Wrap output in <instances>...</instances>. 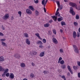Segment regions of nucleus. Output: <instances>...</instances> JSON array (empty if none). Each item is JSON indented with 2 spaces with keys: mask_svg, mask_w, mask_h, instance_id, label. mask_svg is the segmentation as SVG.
<instances>
[{
  "mask_svg": "<svg viewBox=\"0 0 80 80\" xmlns=\"http://www.w3.org/2000/svg\"><path fill=\"white\" fill-rule=\"evenodd\" d=\"M44 55H45L44 51L41 52L40 53V54L39 55V56H40V57H43V56H44Z\"/></svg>",
  "mask_w": 80,
  "mask_h": 80,
  "instance_id": "9d476101",
  "label": "nucleus"
},
{
  "mask_svg": "<svg viewBox=\"0 0 80 80\" xmlns=\"http://www.w3.org/2000/svg\"><path fill=\"white\" fill-rule=\"evenodd\" d=\"M62 8H63V7H62V6H60V10H62Z\"/></svg>",
  "mask_w": 80,
  "mask_h": 80,
  "instance_id": "e2e57ef3",
  "label": "nucleus"
},
{
  "mask_svg": "<svg viewBox=\"0 0 80 80\" xmlns=\"http://www.w3.org/2000/svg\"><path fill=\"white\" fill-rule=\"evenodd\" d=\"M26 12L27 13H28V15H31V14H32V11L28 9L26 10Z\"/></svg>",
  "mask_w": 80,
  "mask_h": 80,
  "instance_id": "39448f33",
  "label": "nucleus"
},
{
  "mask_svg": "<svg viewBox=\"0 0 80 80\" xmlns=\"http://www.w3.org/2000/svg\"><path fill=\"white\" fill-rule=\"evenodd\" d=\"M4 60V57H3V56L0 57V61L1 62H3Z\"/></svg>",
  "mask_w": 80,
  "mask_h": 80,
  "instance_id": "4468645a",
  "label": "nucleus"
},
{
  "mask_svg": "<svg viewBox=\"0 0 80 80\" xmlns=\"http://www.w3.org/2000/svg\"><path fill=\"white\" fill-rule=\"evenodd\" d=\"M6 77H9V76H10V73H8L6 74Z\"/></svg>",
  "mask_w": 80,
  "mask_h": 80,
  "instance_id": "a19ab883",
  "label": "nucleus"
},
{
  "mask_svg": "<svg viewBox=\"0 0 80 80\" xmlns=\"http://www.w3.org/2000/svg\"><path fill=\"white\" fill-rule=\"evenodd\" d=\"M35 35L37 36V37H38V38H39V39H40V40H42V38L40 37L39 34L38 33H36Z\"/></svg>",
  "mask_w": 80,
  "mask_h": 80,
  "instance_id": "2eb2a0df",
  "label": "nucleus"
},
{
  "mask_svg": "<svg viewBox=\"0 0 80 80\" xmlns=\"http://www.w3.org/2000/svg\"><path fill=\"white\" fill-rule=\"evenodd\" d=\"M42 41H43V43H46L47 42V40L45 39H43L42 40Z\"/></svg>",
  "mask_w": 80,
  "mask_h": 80,
  "instance_id": "e433bc0d",
  "label": "nucleus"
},
{
  "mask_svg": "<svg viewBox=\"0 0 80 80\" xmlns=\"http://www.w3.org/2000/svg\"><path fill=\"white\" fill-rule=\"evenodd\" d=\"M78 78H80V72H78Z\"/></svg>",
  "mask_w": 80,
  "mask_h": 80,
  "instance_id": "3c124183",
  "label": "nucleus"
},
{
  "mask_svg": "<svg viewBox=\"0 0 80 80\" xmlns=\"http://www.w3.org/2000/svg\"><path fill=\"white\" fill-rule=\"evenodd\" d=\"M65 63V61L63 60H62L60 61V64L61 65H63V64Z\"/></svg>",
  "mask_w": 80,
  "mask_h": 80,
  "instance_id": "b1692460",
  "label": "nucleus"
},
{
  "mask_svg": "<svg viewBox=\"0 0 80 80\" xmlns=\"http://www.w3.org/2000/svg\"><path fill=\"white\" fill-rule=\"evenodd\" d=\"M39 14H40L39 12H38L37 10H36L35 12V16H38V15H39Z\"/></svg>",
  "mask_w": 80,
  "mask_h": 80,
  "instance_id": "ddd939ff",
  "label": "nucleus"
},
{
  "mask_svg": "<svg viewBox=\"0 0 80 80\" xmlns=\"http://www.w3.org/2000/svg\"><path fill=\"white\" fill-rule=\"evenodd\" d=\"M32 66H35V64L33 62H32Z\"/></svg>",
  "mask_w": 80,
  "mask_h": 80,
  "instance_id": "4d7b16f0",
  "label": "nucleus"
},
{
  "mask_svg": "<svg viewBox=\"0 0 80 80\" xmlns=\"http://www.w3.org/2000/svg\"><path fill=\"white\" fill-rule=\"evenodd\" d=\"M62 58L61 57H60L59 58L58 60L59 61H61V60H62Z\"/></svg>",
  "mask_w": 80,
  "mask_h": 80,
  "instance_id": "de8ad7c7",
  "label": "nucleus"
},
{
  "mask_svg": "<svg viewBox=\"0 0 80 80\" xmlns=\"http://www.w3.org/2000/svg\"><path fill=\"white\" fill-rule=\"evenodd\" d=\"M53 42L54 43H55V44H57L58 43V41L56 38H53L52 39Z\"/></svg>",
  "mask_w": 80,
  "mask_h": 80,
  "instance_id": "423d86ee",
  "label": "nucleus"
},
{
  "mask_svg": "<svg viewBox=\"0 0 80 80\" xmlns=\"http://www.w3.org/2000/svg\"><path fill=\"white\" fill-rule=\"evenodd\" d=\"M1 43L2 45H3V47H6V46H7V44H6V43L4 42H2Z\"/></svg>",
  "mask_w": 80,
  "mask_h": 80,
  "instance_id": "6ab92c4d",
  "label": "nucleus"
},
{
  "mask_svg": "<svg viewBox=\"0 0 80 80\" xmlns=\"http://www.w3.org/2000/svg\"><path fill=\"white\" fill-rule=\"evenodd\" d=\"M3 74H2V77H5V74H6V73H5V72H3Z\"/></svg>",
  "mask_w": 80,
  "mask_h": 80,
  "instance_id": "79ce46f5",
  "label": "nucleus"
},
{
  "mask_svg": "<svg viewBox=\"0 0 80 80\" xmlns=\"http://www.w3.org/2000/svg\"><path fill=\"white\" fill-rule=\"evenodd\" d=\"M58 22H60L62 20V18H59L58 20Z\"/></svg>",
  "mask_w": 80,
  "mask_h": 80,
  "instance_id": "2f4dec72",
  "label": "nucleus"
},
{
  "mask_svg": "<svg viewBox=\"0 0 80 80\" xmlns=\"http://www.w3.org/2000/svg\"><path fill=\"white\" fill-rule=\"evenodd\" d=\"M79 18V15L77 14L76 16V19L77 20H78Z\"/></svg>",
  "mask_w": 80,
  "mask_h": 80,
  "instance_id": "c756f323",
  "label": "nucleus"
},
{
  "mask_svg": "<svg viewBox=\"0 0 80 80\" xmlns=\"http://www.w3.org/2000/svg\"><path fill=\"white\" fill-rule=\"evenodd\" d=\"M66 68V66L64 64H63L61 66V68L63 69H64Z\"/></svg>",
  "mask_w": 80,
  "mask_h": 80,
  "instance_id": "a878e982",
  "label": "nucleus"
},
{
  "mask_svg": "<svg viewBox=\"0 0 80 80\" xmlns=\"http://www.w3.org/2000/svg\"><path fill=\"white\" fill-rule=\"evenodd\" d=\"M24 35L25 37H26V38H28V34L27 33H24Z\"/></svg>",
  "mask_w": 80,
  "mask_h": 80,
  "instance_id": "cd10ccee",
  "label": "nucleus"
},
{
  "mask_svg": "<svg viewBox=\"0 0 80 80\" xmlns=\"http://www.w3.org/2000/svg\"><path fill=\"white\" fill-rule=\"evenodd\" d=\"M47 2H48V1L47 0H46L45 2L44 3L46 4V3H47Z\"/></svg>",
  "mask_w": 80,
  "mask_h": 80,
  "instance_id": "0e129e2a",
  "label": "nucleus"
},
{
  "mask_svg": "<svg viewBox=\"0 0 80 80\" xmlns=\"http://www.w3.org/2000/svg\"><path fill=\"white\" fill-rule=\"evenodd\" d=\"M55 16H51V17H52L53 20L55 21V22H56L57 21V15H58V17H60V14L59 13V12H56V13H55Z\"/></svg>",
  "mask_w": 80,
  "mask_h": 80,
  "instance_id": "f03ea898",
  "label": "nucleus"
},
{
  "mask_svg": "<svg viewBox=\"0 0 80 80\" xmlns=\"http://www.w3.org/2000/svg\"><path fill=\"white\" fill-rule=\"evenodd\" d=\"M50 26V24L49 23H47L44 25V27H48Z\"/></svg>",
  "mask_w": 80,
  "mask_h": 80,
  "instance_id": "412c9836",
  "label": "nucleus"
},
{
  "mask_svg": "<svg viewBox=\"0 0 80 80\" xmlns=\"http://www.w3.org/2000/svg\"><path fill=\"white\" fill-rule=\"evenodd\" d=\"M59 52H60V53H63V49L62 48H61L59 50Z\"/></svg>",
  "mask_w": 80,
  "mask_h": 80,
  "instance_id": "473e14b6",
  "label": "nucleus"
},
{
  "mask_svg": "<svg viewBox=\"0 0 80 80\" xmlns=\"http://www.w3.org/2000/svg\"><path fill=\"white\" fill-rule=\"evenodd\" d=\"M9 78L11 79H13L14 78V74L12 73H10Z\"/></svg>",
  "mask_w": 80,
  "mask_h": 80,
  "instance_id": "6e6552de",
  "label": "nucleus"
},
{
  "mask_svg": "<svg viewBox=\"0 0 80 80\" xmlns=\"http://www.w3.org/2000/svg\"><path fill=\"white\" fill-rule=\"evenodd\" d=\"M62 78H63L64 80H66V78H65V76H62Z\"/></svg>",
  "mask_w": 80,
  "mask_h": 80,
  "instance_id": "4c0bfd02",
  "label": "nucleus"
},
{
  "mask_svg": "<svg viewBox=\"0 0 80 80\" xmlns=\"http://www.w3.org/2000/svg\"><path fill=\"white\" fill-rule=\"evenodd\" d=\"M70 12L71 13L72 15H75V12L73 11V9L72 7L70 8Z\"/></svg>",
  "mask_w": 80,
  "mask_h": 80,
  "instance_id": "20e7f679",
  "label": "nucleus"
},
{
  "mask_svg": "<svg viewBox=\"0 0 80 80\" xmlns=\"http://www.w3.org/2000/svg\"><path fill=\"white\" fill-rule=\"evenodd\" d=\"M18 13L20 15V17H21V16H22V12L21 11L18 12Z\"/></svg>",
  "mask_w": 80,
  "mask_h": 80,
  "instance_id": "72a5a7b5",
  "label": "nucleus"
},
{
  "mask_svg": "<svg viewBox=\"0 0 80 80\" xmlns=\"http://www.w3.org/2000/svg\"><path fill=\"white\" fill-rule=\"evenodd\" d=\"M67 75L68 76H70V72H68V73H67Z\"/></svg>",
  "mask_w": 80,
  "mask_h": 80,
  "instance_id": "603ef678",
  "label": "nucleus"
},
{
  "mask_svg": "<svg viewBox=\"0 0 80 80\" xmlns=\"http://www.w3.org/2000/svg\"><path fill=\"white\" fill-rule=\"evenodd\" d=\"M29 9H30V10H32V11H33V10H34V8H33L32 6H29Z\"/></svg>",
  "mask_w": 80,
  "mask_h": 80,
  "instance_id": "5701e85b",
  "label": "nucleus"
},
{
  "mask_svg": "<svg viewBox=\"0 0 80 80\" xmlns=\"http://www.w3.org/2000/svg\"><path fill=\"white\" fill-rule=\"evenodd\" d=\"M14 57L16 58H20V55L18 54H15L14 55Z\"/></svg>",
  "mask_w": 80,
  "mask_h": 80,
  "instance_id": "f8f14e48",
  "label": "nucleus"
},
{
  "mask_svg": "<svg viewBox=\"0 0 80 80\" xmlns=\"http://www.w3.org/2000/svg\"><path fill=\"white\" fill-rule=\"evenodd\" d=\"M49 22L50 23H52L53 22V20H52V19H51Z\"/></svg>",
  "mask_w": 80,
  "mask_h": 80,
  "instance_id": "864d4df0",
  "label": "nucleus"
},
{
  "mask_svg": "<svg viewBox=\"0 0 80 80\" xmlns=\"http://www.w3.org/2000/svg\"><path fill=\"white\" fill-rule=\"evenodd\" d=\"M67 68L68 70H71V68H70V66H68L67 67Z\"/></svg>",
  "mask_w": 80,
  "mask_h": 80,
  "instance_id": "ea45409f",
  "label": "nucleus"
},
{
  "mask_svg": "<svg viewBox=\"0 0 80 80\" xmlns=\"http://www.w3.org/2000/svg\"><path fill=\"white\" fill-rule=\"evenodd\" d=\"M39 47L40 48H43V46L42 45H39Z\"/></svg>",
  "mask_w": 80,
  "mask_h": 80,
  "instance_id": "6e6d98bb",
  "label": "nucleus"
},
{
  "mask_svg": "<svg viewBox=\"0 0 80 80\" xmlns=\"http://www.w3.org/2000/svg\"><path fill=\"white\" fill-rule=\"evenodd\" d=\"M0 71L2 72H5V69L3 68L1 66H0Z\"/></svg>",
  "mask_w": 80,
  "mask_h": 80,
  "instance_id": "dca6fc26",
  "label": "nucleus"
},
{
  "mask_svg": "<svg viewBox=\"0 0 80 80\" xmlns=\"http://www.w3.org/2000/svg\"><path fill=\"white\" fill-rule=\"evenodd\" d=\"M44 12H45V13H46V9L45 8H44Z\"/></svg>",
  "mask_w": 80,
  "mask_h": 80,
  "instance_id": "5fc2aeb1",
  "label": "nucleus"
},
{
  "mask_svg": "<svg viewBox=\"0 0 80 80\" xmlns=\"http://www.w3.org/2000/svg\"><path fill=\"white\" fill-rule=\"evenodd\" d=\"M69 71L71 73V74H73V71L72 70V69L69 70Z\"/></svg>",
  "mask_w": 80,
  "mask_h": 80,
  "instance_id": "c03bdc74",
  "label": "nucleus"
},
{
  "mask_svg": "<svg viewBox=\"0 0 80 80\" xmlns=\"http://www.w3.org/2000/svg\"><path fill=\"white\" fill-rule=\"evenodd\" d=\"M73 68L74 70H77V69H78V66H73Z\"/></svg>",
  "mask_w": 80,
  "mask_h": 80,
  "instance_id": "c85d7f7f",
  "label": "nucleus"
},
{
  "mask_svg": "<svg viewBox=\"0 0 80 80\" xmlns=\"http://www.w3.org/2000/svg\"><path fill=\"white\" fill-rule=\"evenodd\" d=\"M77 63L78 66H79V67H80V62L78 61Z\"/></svg>",
  "mask_w": 80,
  "mask_h": 80,
  "instance_id": "a18cd8bd",
  "label": "nucleus"
},
{
  "mask_svg": "<svg viewBox=\"0 0 80 80\" xmlns=\"http://www.w3.org/2000/svg\"><path fill=\"white\" fill-rule=\"evenodd\" d=\"M73 47L74 51L75 53H78V48H77V46L75 45H73Z\"/></svg>",
  "mask_w": 80,
  "mask_h": 80,
  "instance_id": "7ed1b4c3",
  "label": "nucleus"
},
{
  "mask_svg": "<svg viewBox=\"0 0 80 80\" xmlns=\"http://www.w3.org/2000/svg\"><path fill=\"white\" fill-rule=\"evenodd\" d=\"M20 66L21 67L24 68L25 67V64L23 63H22L21 64Z\"/></svg>",
  "mask_w": 80,
  "mask_h": 80,
  "instance_id": "a211bd4d",
  "label": "nucleus"
},
{
  "mask_svg": "<svg viewBox=\"0 0 80 80\" xmlns=\"http://www.w3.org/2000/svg\"><path fill=\"white\" fill-rule=\"evenodd\" d=\"M34 3H38V0H37L36 1H35Z\"/></svg>",
  "mask_w": 80,
  "mask_h": 80,
  "instance_id": "09e8293b",
  "label": "nucleus"
},
{
  "mask_svg": "<svg viewBox=\"0 0 80 80\" xmlns=\"http://www.w3.org/2000/svg\"><path fill=\"white\" fill-rule=\"evenodd\" d=\"M78 31L79 32H80V28H79Z\"/></svg>",
  "mask_w": 80,
  "mask_h": 80,
  "instance_id": "774afa93",
  "label": "nucleus"
},
{
  "mask_svg": "<svg viewBox=\"0 0 80 80\" xmlns=\"http://www.w3.org/2000/svg\"><path fill=\"white\" fill-rule=\"evenodd\" d=\"M32 53L33 55H35L37 54V52L35 51H33L32 52Z\"/></svg>",
  "mask_w": 80,
  "mask_h": 80,
  "instance_id": "4be33fe9",
  "label": "nucleus"
},
{
  "mask_svg": "<svg viewBox=\"0 0 80 80\" xmlns=\"http://www.w3.org/2000/svg\"><path fill=\"white\" fill-rule=\"evenodd\" d=\"M50 47H51L50 46H48V49H50Z\"/></svg>",
  "mask_w": 80,
  "mask_h": 80,
  "instance_id": "052dcab7",
  "label": "nucleus"
},
{
  "mask_svg": "<svg viewBox=\"0 0 80 80\" xmlns=\"http://www.w3.org/2000/svg\"><path fill=\"white\" fill-rule=\"evenodd\" d=\"M2 30H5V28L3 26H2Z\"/></svg>",
  "mask_w": 80,
  "mask_h": 80,
  "instance_id": "13d9d810",
  "label": "nucleus"
},
{
  "mask_svg": "<svg viewBox=\"0 0 80 80\" xmlns=\"http://www.w3.org/2000/svg\"><path fill=\"white\" fill-rule=\"evenodd\" d=\"M30 77H31L32 78H33V77H34V75L33 74H31Z\"/></svg>",
  "mask_w": 80,
  "mask_h": 80,
  "instance_id": "c9c22d12",
  "label": "nucleus"
},
{
  "mask_svg": "<svg viewBox=\"0 0 80 80\" xmlns=\"http://www.w3.org/2000/svg\"><path fill=\"white\" fill-rule=\"evenodd\" d=\"M69 5L70 6H71L72 7L75 8V7L76 9L77 10H80V6L78 7V8H77V4L75 3L70 2H69Z\"/></svg>",
  "mask_w": 80,
  "mask_h": 80,
  "instance_id": "f257e3e1",
  "label": "nucleus"
},
{
  "mask_svg": "<svg viewBox=\"0 0 80 80\" xmlns=\"http://www.w3.org/2000/svg\"><path fill=\"white\" fill-rule=\"evenodd\" d=\"M73 24L74 26H77V25H78V23L76 22H74Z\"/></svg>",
  "mask_w": 80,
  "mask_h": 80,
  "instance_id": "f704fd0d",
  "label": "nucleus"
},
{
  "mask_svg": "<svg viewBox=\"0 0 80 80\" xmlns=\"http://www.w3.org/2000/svg\"><path fill=\"white\" fill-rule=\"evenodd\" d=\"M61 24L62 26H63V25H66V24L65 23V22H61Z\"/></svg>",
  "mask_w": 80,
  "mask_h": 80,
  "instance_id": "393cba45",
  "label": "nucleus"
},
{
  "mask_svg": "<svg viewBox=\"0 0 80 80\" xmlns=\"http://www.w3.org/2000/svg\"><path fill=\"white\" fill-rule=\"evenodd\" d=\"M8 69L6 68L5 69L4 72L5 73H8Z\"/></svg>",
  "mask_w": 80,
  "mask_h": 80,
  "instance_id": "bb28decb",
  "label": "nucleus"
},
{
  "mask_svg": "<svg viewBox=\"0 0 80 80\" xmlns=\"http://www.w3.org/2000/svg\"><path fill=\"white\" fill-rule=\"evenodd\" d=\"M3 35H4L3 34V33L0 32V36H1L2 37V36H3Z\"/></svg>",
  "mask_w": 80,
  "mask_h": 80,
  "instance_id": "49530a36",
  "label": "nucleus"
},
{
  "mask_svg": "<svg viewBox=\"0 0 80 80\" xmlns=\"http://www.w3.org/2000/svg\"><path fill=\"white\" fill-rule=\"evenodd\" d=\"M49 34L50 35H52V31H48Z\"/></svg>",
  "mask_w": 80,
  "mask_h": 80,
  "instance_id": "37998d69",
  "label": "nucleus"
},
{
  "mask_svg": "<svg viewBox=\"0 0 80 80\" xmlns=\"http://www.w3.org/2000/svg\"><path fill=\"white\" fill-rule=\"evenodd\" d=\"M26 43L28 45H30V41L28 39L26 38Z\"/></svg>",
  "mask_w": 80,
  "mask_h": 80,
  "instance_id": "1a4fd4ad",
  "label": "nucleus"
},
{
  "mask_svg": "<svg viewBox=\"0 0 80 80\" xmlns=\"http://www.w3.org/2000/svg\"><path fill=\"white\" fill-rule=\"evenodd\" d=\"M60 61H59V60H58V63H60Z\"/></svg>",
  "mask_w": 80,
  "mask_h": 80,
  "instance_id": "69168bd1",
  "label": "nucleus"
},
{
  "mask_svg": "<svg viewBox=\"0 0 80 80\" xmlns=\"http://www.w3.org/2000/svg\"><path fill=\"white\" fill-rule=\"evenodd\" d=\"M56 3H57V5H58V8H60V2L58 1H57Z\"/></svg>",
  "mask_w": 80,
  "mask_h": 80,
  "instance_id": "aec40b11",
  "label": "nucleus"
},
{
  "mask_svg": "<svg viewBox=\"0 0 80 80\" xmlns=\"http://www.w3.org/2000/svg\"><path fill=\"white\" fill-rule=\"evenodd\" d=\"M76 36H77V35L76 34V32H74L73 33V37L74 38H75Z\"/></svg>",
  "mask_w": 80,
  "mask_h": 80,
  "instance_id": "f3484780",
  "label": "nucleus"
},
{
  "mask_svg": "<svg viewBox=\"0 0 80 80\" xmlns=\"http://www.w3.org/2000/svg\"><path fill=\"white\" fill-rule=\"evenodd\" d=\"M77 37H80V34H78Z\"/></svg>",
  "mask_w": 80,
  "mask_h": 80,
  "instance_id": "338daca9",
  "label": "nucleus"
},
{
  "mask_svg": "<svg viewBox=\"0 0 80 80\" xmlns=\"http://www.w3.org/2000/svg\"><path fill=\"white\" fill-rule=\"evenodd\" d=\"M60 31L61 33H63V30H62V29H60Z\"/></svg>",
  "mask_w": 80,
  "mask_h": 80,
  "instance_id": "bf43d9fd",
  "label": "nucleus"
},
{
  "mask_svg": "<svg viewBox=\"0 0 80 80\" xmlns=\"http://www.w3.org/2000/svg\"><path fill=\"white\" fill-rule=\"evenodd\" d=\"M8 17H9V15L8 14H6L5 16H4V19L6 20H7Z\"/></svg>",
  "mask_w": 80,
  "mask_h": 80,
  "instance_id": "0eeeda50",
  "label": "nucleus"
},
{
  "mask_svg": "<svg viewBox=\"0 0 80 80\" xmlns=\"http://www.w3.org/2000/svg\"><path fill=\"white\" fill-rule=\"evenodd\" d=\"M52 32L55 35H56V34H57V32H56V30H55V29H53Z\"/></svg>",
  "mask_w": 80,
  "mask_h": 80,
  "instance_id": "7c9ffc66",
  "label": "nucleus"
},
{
  "mask_svg": "<svg viewBox=\"0 0 80 80\" xmlns=\"http://www.w3.org/2000/svg\"><path fill=\"white\" fill-rule=\"evenodd\" d=\"M36 44L38 45H43L42 42L40 41H38L36 42Z\"/></svg>",
  "mask_w": 80,
  "mask_h": 80,
  "instance_id": "9b49d317",
  "label": "nucleus"
},
{
  "mask_svg": "<svg viewBox=\"0 0 80 80\" xmlns=\"http://www.w3.org/2000/svg\"><path fill=\"white\" fill-rule=\"evenodd\" d=\"M5 39H1V41L2 42H4V41H5Z\"/></svg>",
  "mask_w": 80,
  "mask_h": 80,
  "instance_id": "8fccbe9b",
  "label": "nucleus"
},
{
  "mask_svg": "<svg viewBox=\"0 0 80 80\" xmlns=\"http://www.w3.org/2000/svg\"><path fill=\"white\" fill-rule=\"evenodd\" d=\"M11 20H13V17H11Z\"/></svg>",
  "mask_w": 80,
  "mask_h": 80,
  "instance_id": "680f3d73",
  "label": "nucleus"
},
{
  "mask_svg": "<svg viewBox=\"0 0 80 80\" xmlns=\"http://www.w3.org/2000/svg\"><path fill=\"white\" fill-rule=\"evenodd\" d=\"M45 0H42V5H44V4L45 3Z\"/></svg>",
  "mask_w": 80,
  "mask_h": 80,
  "instance_id": "58836bf2",
  "label": "nucleus"
}]
</instances>
